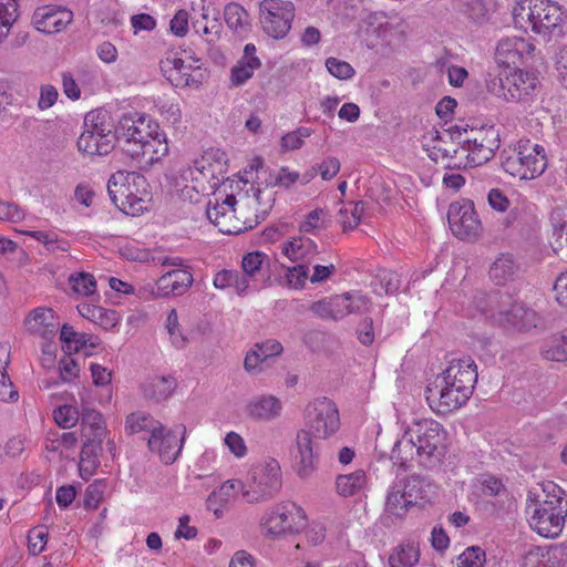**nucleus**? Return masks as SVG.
I'll list each match as a JSON object with an SVG mask.
<instances>
[{
	"mask_svg": "<svg viewBox=\"0 0 567 567\" xmlns=\"http://www.w3.org/2000/svg\"><path fill=\"white\" fill-rule=\"evenodd\" d=\"M281 411V402L274 395H260L251 399L246 405L247 415L256 421H270Z\"/></svg>",
	"mask_w": 567,
	"mask_h": 567,
	"instance_id": "nucleus-23",
	"label": "nucleus"
},
{
	"mask_svg": "<svg viewBox=\"0 0 567 567\" xmlns=\"http://www.w3.org/2000/svg\"><path fill=\"white\" fill-rule=\"evenodd\" d=\"M542 354L547 360L556 362L567 361V331L549 340L544 346Z\"/></svg>",
	"mask_w": 567,
	"mask_h": 567,
	"instance_id": "nucleus-40",
	"label": "nucleus"
},
{
	"mask_svg": "<svg viewBox=\"0 0 567 567\" xmlns=\"http://www.w3.org/2000/svg\"><path fill=\"white\" fill-rule=\"evenodd\" d=\"M370 306V300L359 292H346L330 297V308H332L333 320L342 319L350 313L367 312Z\"/></svg>",
	"mask_w": 567,
	"mask_h": 567,
	"instance_id": "nucleus-21",
	"label": "nucleus"
},
{
	"mask_svg": "<svg viewBox=\"0 0 567 567\" xmlns=\"http://www.w3.org/2000/svg\"><path fill=\"white\" fill-rule=\"evenodd\" d=\"M116 141L132 158H144L152 164L168 153L166 135L156 122L145 114H124L117 122Z\"/></svg>",
	"mask_w": 567,
	"mask_h": 567,
	"instance_id": "nucleus-2",
	"label": "nucleus"
},
{
	"mask_svg": "<svg viewBox=\"0 0 567 567\" xmlns=\"http://www.w3.org/2000/svg\"><path fill=\"white\" fill-rule=\"evenodd\" d=\"M72 290L80 296H91L96 290V281L93 275L87 272L72 274L69 278Z\"/></svg>",
	"mask_w": 567,
	"mask_h": 567,
	"instance_id": "nucleus-45",
	"label": "nucleus"
},
{
	"mask_svg": "<svg viewBox=\"0 0 567 567\" xmlns=\"http://www.w3.org/2000/svg\"><path fill=\"white\" fill-rule=\"evenodd\" d=\"M17 19V0H0V23L4 27H12Z\"/></svg>",
	"mask_w": 567,
	"mask_h": 567,
	"instance_id": "nucleus-56",
	"label": "nucleus"
},
{
	"mask_svg": "<svg viewBox=\"0 0 567 567\" xmlns=\"http://www.w3.org/2000/svg\"><path fill=\"white\" fill-rule=\"evenodd\" d=\"M419 550L413 545H401L389 557L390 567H413L419 561Z\"/></svg>",
	"mask_w": 567,
	"mask_h": 567,
	"instance_id": "nucleus-36",
	"label": "nucleus"
},
{
	"mask_svg": "<svg viewBox=\"0 0 567 567\" xmlns=\"http://www.w3.org/2000/svg\"><path fill=\"white\" fill-rule=\"evenodd\" d=\"M266 255L260 251L248 252L241 261L243 270L248 276H254L261 267Z\"/></svg>",
	"mask_w": 567,
	"mask_h": 567,
	"instance_id": "nucleus-60",
	"label": "nucleus"
},
{
	"mask_svg": "<svg viewBox=\"0 0 567 567\" xmlns=\"http://www.w3.org/2000/svg\"><path fill=\"white\" fill-rule=\"evenodd\" d=\"M487 75L488 78L486 79V87L488 92L506 101V95L508 94L506 75H509V70L504 69L503 71H498L497 73L488 72Z\"/></svg>",
	"mask_w": 567,
	"mask_h": 567,
	"instance_id": "nucleus-48",
	"label": "nucleus"
},
{
	"mask_svg": "<svg viewBox=\"0 0 567 567\" xmlns=\"http://www.w3.org/2000/svg\"><path fill=\"white\" fill-rule=\"evenodd\" d=\"M116 125L113 124L111 116L106 111L95 110L89 112L84 117V131L83 133L95 134L109 138V136H114V141L116 140L115 134Z\"/></svg>",
	"mask_w": 567,
	"mask_h": 567,
	"instance_id": "nucleus-27",
	"label": "nucleus"
},
{
	"mask_svg": "<svg viewBox=\"0 0 567 567\" xmlns=\"http://www.w3.org/2000/svg\"><path fill=\"white\" fill-rule=\"evenodd\" d=\"M251 189L254 192V197H255V202L257 204V207H256L255 218L245 221V224H246L245 228L246 229H251L257 224H259L260 220H265L266 217L268 216L270 209L272 208V205H274V202H275V198H274V196L271 194L267 198H264L262 197V192H261L260 188H254L252 187Z\"/></svg>",
	"mask_w": 567,
	"mask_h": 567,
	"instance_id": "nucleus-41",
	"label": "nucleus"
},
{
	"mask_svg": "<svg viewBox=\"0 0 567 567\" xmlns=\"http://www.w3.org/2000/svg\"><path fill=\"white\" fill-rule=\"evenodd\" d=\"M286 277L289 287L295 289L302 288L309 277V267L305 264H299L295 267L288 268Z\"/></svg>",
	"mask_w": 567,
	"mask_h": 567,
	"instance_id": "nucleus-55",
	"label": "nucleus"
},
{
	"mask_svg": "<svg viewBox=\"0 0 567 567\" xmlns=\"http://www.w3.org/2000/svg\"><path fill=\"white\" fill-rule=\"evenodd\" d=\"M225 444L229 449V451L237 457H243L247 453V447L243 437L236 432L227 433L225 437Z\"/></svg>",
	"mask_w": 567,
	"mask_h": 567,
	"instance_id": "nucleus-63",
	"label": "nucleus"
},
{
	"mask_svg": "<svg viewBox=\"0 0 567 567\" xmlns=\"http://www.w3.org/2000/svg\"><path fill=\"white\" fill-rule=\"evenodd\" d=\"M357 336L359 341L363 346H370L372 344L374 340V329H373V321L371 318L365 317L362 319V321L359 323L357 328Z\"/></svg>",
	"mask_w": 567,
	"mask_h": 567,
	"instance_id": "nucleus-62",
	"label": "nucleus"
},
{
	"mask_svg": "<svg viewBox=\"0 0 567 567\" xmlns=\"http://www.w3.org/2000/svg\"><path fill=\"white\" fill-rule=\"evenodd\" d=\"M60 377L63 382H70L78 377L80 368L76 361L69 353L59 361Z\"/></svg>",
	"mask_w": 567,
	"mask_h": 567,
	"instance_id": "nucleus-57",
	"label": "nucleus"
},
{
	"mask_svg": "<svg viewBox=\"0 0 567 567\" xmlns=\"http://www.w3.org/2000/svg\"><path fill=\"white\" fill-rule=\"evenodd\" d=\"M53 419L60 427L71 429L79 422L80 412L75 406L64 404L53 411Z\"/></svg>",
	"mask_w": 567,
	"mask_h": 567,
	"instance_id": "nucleus-47",
	"label": "nucleus"
},
{
	"mask_svg": "<svg viewBox=\"0 0 567 567\" xmlns=\"http://www.w3.org/2000/svg\"><path fill=\"white\" fill-rule=\"evenodd\" d=\"M306 426L298 431L296 444L291 449L293 467L302 480L308 478L317 468L318 454L312 437L328 439L339 430V411L334 402L322 396L309 403L306 409Z\"/></svg>",
	"mask_w": 567,
	"mask_h": 567,
	"instance_id": "nucleus-1",
	"label": "nucleus"
},
{
	"mask_svg": "<svg viewBox=\"0 0 567 567\" xmlns=\"http://www.w3.org/2000/svg\"><path fill=\"white\" fill-rule=\"evenodd\" d=\"M60 340L63 343V348L70 353L71 351L79 352L87 347L92 350L96 349L101 341L95 336L76 332L72 326L64 323L60 331Z\"/></svg>",
	"mask_w": 567,
	"mask_h": 567,
	"instance_id": "nucleus-25",
	"label": "nucleus"
},
{
	"mask_svg": "<svg viewBox=\"0 0 567 567\" xmlns=\"http://www.w3.org/2000/svg\"><path fill=\"white\" fill-rule=\"evenodd\" d=\"M415 437H411L410 427L403 433L402 437L399 439L391 452V460L394 465L406 470L410 465V462L417 455L416 443L414 441Z\"/></svg>",
	"mask_w": 567,
	"mask_h": 567,
	"instance_id": "nucleus-29",
	"label": "nucleus"
},
{
	"mask_svg": "<svg viewBox=\"0 0 567 567\" xmlns=\"http://www.w3.org/2000/svg\"><path fill=\"white\" fill-rule=\"evenodd\" d=\"M545 498L539 501L528 495L534 507L529 518L530 527L543 537L555 538L560 535L567 517V494L556 484L549 482L544 488Z\"/></svg>",
	"mask_w": 567,
	"mask_h": 567,
	"instance_id": "nucleus-4",
	"label": "nucleus"
},
{
	"mask_svg": "<svg viewBox=\"0 0 567 567\" xmlns=\"http://www.w3.org/2000/svg\"><path fill=\"white\" fill-rule=\"evenodd\" d=\"M473 140H462L460 144L467 151V163L472 166H480L493 158L495 151L499 147V141L494 127L471 128Z\"/></svg>",
	"mask_w": 567,
	"mask_h": 567,
	"instance_id": "nucleus-13",
	"label": "nucleus"
},
{
	"mask_svg": "<svg viewBox=\"0 0 567 567\" xmlns=\"http://www.w3.org/2000/svg\"><path fill=\"white\" fill-rule=\"evenodd\" d=\"M299 179V173L290 172L288 167H281L277 173L269 172V177L265 178L266 186L290 187Z\"/></svg>",
	"mask_w": 567,
	"mask_h": 567,
	"instance_id": "nucleus-50",
	"label": "nucleus"
},
{
	"mask_svg": "<svg viewBox=\"0 0 567 567\" xmlns=\"http://www.w3.org/2000/svg\"><path fill=\"white\" fill-rule=\"evenodd\" d=\"M326 68L332 76L340 80H348L354 75L351 64L333 56L326 60Z\"/></svg>",
	"mask_w": 567,
	"mask_h": 567,
	"instance_id": "nucleus-52",
	"label": "nucleus"
},
{
	"mask_svg": "<svg viewBox=\"0 0 567 567\" xmlns=\"http://www.w3.org/2000/svg\"><path fill=\"white\" fill-rule=\"evenodd\" d=\"M506 84L508 85L507 102H528L534 96L539 82L535 74L515 69L513 72L509 70V75H506Z\"/></svg>",
	"mask_w": 567,
	"mask_h": 567,
	"instance_id": "nucleus-17",
	"label": "nucleus"
},
{
	"mask_svg": "<svg viewBox=\"0 0 567 567\" xmlns=\"http://www.w3.org/2000/svg\"><path fill=\"white\" fill-rule=\"evenodd\" d=\"M534 19L533 31L538 34H555L560 35L564 33V13L557 3L549 2L548 0H539Z\"/></svg>",
	"mask_w": 567,
	"mask_h": 567,
	"instance_id": "nucleus-15",
	"label": "nucleus"
},
{
	"mask_svg": "<svg viewBox=\"0 0 567 567\" xmlns=\"http://www.w3.org/2000/svg\"><path fill=\"white\" fill-rule=\"evenodd\" d=\"M282 486L281 468L276 460H270L254 468L248 488L243 491L249 504H258L274 498Z\"/></svg>",
	"mask_w": 567,
	"mask_h": 567,
	"instance_id": "nucleus-10",
	"label": "nucleus"
},
{
	"mask_svg": "<svg viewBox=\"0 0 567 567\" xmlns=\"http://www.w3.org/2000/svg\"><path fill=\"white\" fill-rule=\"evenodd\" d=\"M73 19L72 11L50 6L38 8L32 17L35 28L44 33H58L65 29Z\"/></svg>",
	"mask_w": 567,
	"mask_h": 567,
	"instance_id": "nucleus-16",
	"label": "nucleus"
},
{
	"mask_svg": "<svg viewBox=\"0 0 567 567\" xmlns=\"http://www.w3.org/2000/svg\"><path fill=\"white\" fill-rule=\"evenodd\" d=\"M171 30L177 37H184L188 31V14L185 10H179L171 20Z\"/></svg>",
	"mask_w": 567,
	"mask_h": 567,
	"instance_id": "nucleus-64",
	"label": "nucleus"
},
{
	"mask_svg": "<svg viewBox=\"0 0 567 567\" xmlns=\"http://www.w3.org/2000/svg\"><path fill=\"white\" fill-rule=\"evenodd\" d=\"M248 12L239 3L230 2L225 7L224 18L230 29L244 28L248 23Z\"/></svg>",
	"mask_w": 567,
	"mask_h": 567,
	"instance_id": "nucleus-46",
	"label": "nucleus"
},
{
	"mask_svg": "<svg viewBox=\"0 0 567 567\" xmlns=\"http://www.w3.org/2000/svg\"><path fill=\"white\" fill-rule=\"evenodd\" d=\"M489 278L497 286L515 281L520 274V266L511 254H501L489 267Z\"/></svg>",
	"mask_w": 567,
	"mask_h": 567,
	"instance_id": "nucleus-22",
	"label": "nucleus"
},
{
	"mask_svg": "<svg viewBox=\"0 0 567 567\" xmlns=\"http://www.w3.org/2000/svg\"><path fill=\"white\" fill-rule=\"evenodd\" d=\"M399 487L402 489L401 498L403 504L414 507L419 505L420 501L425 498V489L422 481L416 477H408L398 482Z\"/></svg>",
	"mask_w": 567,
	"mask_h": 567,
	"instance_id": "nucleus-33",
	"label": "nucleus"
},
{
	"mask_svg": "<svg viewBox=\"0 0 567 567\" xmlns=\"http://www.w3.org/2000/svg\"><path fill=\"white\" fill-rule=\"evenodd\" d=\"M401 494L402 489L399 487L396 482L390 487L386 495L385 512L390 515L404 517L411 508L410 505L403 504V498L400 497Z\"/></svg>",
	"mask_w": 567,
	"mask_h": 567,
	"instance_id": "nucleus-43",
	"label": "nucleus"
},
{
	"mask_svg": "<svg viewBox=\"0 0 567 567\" xmlns=\"http://www.w3.org/2000/svg\"><path fill=\"white\" fill-rule=\"evenodd\" d=\"M166 329L169 333L172 343L181 349L184 348L187 343V338L183 336V333L179 330V323H178V316L176 309H171L167 313L166 318Z\"/></svg>",
	"mask_w": 567,
	"mask_h": 567,
	"instance_id": "nucleus-51",
	"label": "nucleus"
},
{
	"mask_svg": "<svg viewBox=\"0 0 567 567\" xmlns=\"http://www.w3.org/2000/svg\"><path fill=\"white\" fill-rule=\"evenodd\" d=\"M173 69L175 74H171L168 80L175 86H189L196 83L189 73L190 65H186L182 59L173 60Z\"/></svg>",
	"mask_w": 567,
	"mask_h": 567,
	"instance_id": "nucleus-49",
	"label": "nucleus"
},
{
	"mask_svg": "<svg viewBox=\"0 0 567 567\" xmlns=\"http://www.w3.org/2000/svg\"><path fill=\"white\" fill-rule=\"evenodd\" d=\"M177 386V381L172 375H155L147 379L143 385V394L146 399L162 402L168 399Z\"/></svg>",
	"mask_w": 567,
	"mask_h": 567,
	"instance_id": "nucleus-24",
	"label": "nucleus"
},
{
	"mask_svg": "<svg viewBox=\"0 0 567 567\" xmlns=\"http://www.w3.org/2000/svg\"><path fill=\"white\" fill-rule=\"evenodd\" d=\"M458 567H483L485 551L477 546L466 548L458 557Z\"/></svg>",
	"mask_w": 567,
	"mask_h": 567,
	"instance_id": "nucleus-53",
	"label": "nucleus"
},
{
	"mask_svg": "<svg viewBox=\"0 0 567 567\" xmlns=\"http://www.w3.org/2000/svg\"><path fill=\"white\" fill-rule=\"evenodd\" d=\"M103 498V485L101 482L90 484L84 494V507L95 509Z\"/></svg>",
	"mask_w": 567,
	"mask_h": 567,
	"instance_id": "nucleus-58",
	"label": "nucleus"
},
{
	"mask_svg": "<svg viewBox=\"0 0 567 567\" xmlns=\"http://www.w3.org/2000/svg\"><path fill=\"white\" fill-rule=\"evenodd\" d=\"M538 7V1H528L524 0L523 2H518L513 8V18L514 22L517 27L527 30L530 28L533 30L534 19L532 20V16H536V9Z\"/></svg>",
	"mask_w": 567,
	"mask_h": 567,
	"instance_id": "nucleus-39",
	"label": "nucleus"
},
{
	"mask_svg": "<svg viewBox=\"0 0 567 567\" xmlns=\"http://www.w3.org/2000/svg\"><path fill=\"white\" fill-rule=\"evenodd\" d=\"M207 18L208 14L203 13L202 20L193 22V28L196 33L206 35L207 43L212 44L219 40L223 27L218 19L215 18L208 23Z\"/></svg>",
	"mask_w": 567,
	"mask_h": 567,
	"instance_id": "nucleus-42",
	"label": "nucleus"
},
{
	"mask_svg": "<svg viewBox=\"0 0 567 567\" xmlns=\"http://www.w3.org/2000/svg\"><path fill=\"white\" fill-rule=\"evenodd\" d=\"M547 167L545 148L530 141L519 142L518 146L502 154V168L513 177L534 179Z\"/></svg>",
	"mask_w": 567,
	"mask_h": 567,
	"instance_id": "nucleus-6",
	"label": "nucleus"
},
{
	"mask_svg": "<svg viewBox=\"0 0 567 567\" xmlns=\"http://www.w3.org/2000/svg\"><path fill=\"white\" fill-rule=\"evenodd\" d=\"M81 434L83 437H97L104 439L105 437V422L103 419V415L89 406L82 405V412H81Z\"/></svg>",
	"mask_w": 567,
	"mask_h": 567,
	"instance_id": "nucleus-30",
	"label": "nucleus"
},
{
	"mask_svg": "<svg viewBox=\"0 0 567 567\" xmlns=\"http://www.w3.org/2000/svg\"><path fill=\"white\" fill-rule=\"evenodd\" d=\"M161 422L145 412L131 413L125 421V430L128 434H138L142 432L153 435L157 429L161 430Z\"/></svg>",
	"mask_w": 567,
	"mask_h": 567,
	"instance_id": "nucleus-32",
	"label": "nucleus"
},
{
	"mask_svg": "<svg viewBox=\"0 0 567 567\" xmlns=\"http://www.w3.org/2000/svg\"><path fill=\"white\" fill-rule=\"evenodd\" d=\"M84 443L80 453L81 465L87 463L92 468H95L99 464V455L102 451V442L104 439L97 440V437H83Z\"/></svg>",
	"mask_w": 567,
	"mask_h": 567,
	"instance_id": "nucleus-44",
	"label": "nucleus"
},
{
	"mask_svg": "<svg viewBox=\"0 0 567 567\" xmlns=\"http://www.w3.org/2000/svg\"><path fill=\"white\" fill-rule=\"evenodd\" d=\"M447 220L451 231L461 240H475L482 231V223L471 199L452 203Z\"/></svg>",
	"mask_w": 567,
	"mask_h": 567,
	"instance_id": "nucleus-12",
	"label": "nucleus"
},
{
	"mask_svg": "<svg viewBox=\"0 0 567 567\" xmlns=\"http://www.w3.org/2000/svg\"><path fill=\"white\" fill-rule=\"evenodd\" d=\"M260 66L261 61L259 59L250 58V62L246 60H239L230 71L231 83L235 86L243 85L252 76L254 72L258 70Z\"/></svg>",
	"mask_w": 567,
	"mask_h": 567,
	"instance_id": "nucleus-38",
	"label": "nucleus"
},
{
	"mask_svg": "<svg viewBox=\"0 0 567 567\" xmlns=\"http://www.w3.org/2000/svg\"><path fill=\"white\" fill-rule=\"evenodd\" d=\"M410 435L415 437L421 463L432 465L440 461L446 439V431L441 423L432 419L416 421L410 426Z\"/></svg>",
	"mask_w": 567,
	"mask_h": 567,
	"instance_id": "nucleus-8",
	"label": "nucleus"
},
{
	"mask_svg": "<svg viewBox=\"0 0 567 567\" xmlns=\"http://www.w3.org/2000/svg\"><path fill=\"white\" fill-rule=\"evenodd\" d=\"M477 382V367L471 357L453 359L442 373L441 389L426 388V400L439 414L452 412L472 396Z\"/></svg>",
	"mask_w": 567,
	"mask_h": 567,
	"instance_id": "nucleus-3",
	"label": "nucleus"
},
{
	"mask_svg": "<svg viewBox=\"0 0 567 567\" xmlns=\"http://www.w3.org/2000/svg\"><path fill=\"white\" fill-rule=\"evenodd\" d=\"M429 142L424 144L427 151L429 157L434 161L435 163H439L443 159H453L456 154V148H447L444 144L443 136L440 135L437 131H434L429 134Z\"/></svg>",
	"mask_w": 567,
	"mask_h": 567,
	"instance_id": "nucleus-35",
	"label": "nucleus"
},
{
	"mask_svg": "<svg viewBox=\"0 0 567 567\" xmlns=\"http://www.w3.org/2000/svg\"><path fill=\"white\" fill-rule=\"evenodd\" d=\"M186 427L182 424L174 429H166L161 424V430L148 436L147 445L152 452H156L165 464L174 463L184 445Z\"/></svg>",
	"mask_w": 567,
	"mask_h": 567,
	"instance_id": "nucleus-14",
	"label": "nucleus"
},
{
	"mask_svg": "<svg viewBox=\"0 0 567 567\" xmlns=\"http://www.w3.org/2000/svg\"><path fill=\"white\" fill-rule=\"evenodd\" d=\"M492 0H458L457 10L476 24H485L489 21L494 11Z\"/></svg>",
	"mask_w": 567,
	"mask_h": 567,
	"instance_id": "nucleus-26",
	"label": "nucleus"
},
{
	"mask_svg": "<svg viewBox=\"0 0 567 567\" xmlns=\"http://www.w3.org/2000/svg\"><path fill=\"white\" fill-rule=\"evenodd\" d=\"M282 252L291 261H307L318 254V246L310 238L299 237L286 243Z\"/></svg>",
	"mask_w": 567,
	"mask_h": 567,
	"instance_id": "nucleus-31",
	"label": "nucleus"
},
{
	"mask_svg": "<svg viewBox=\"0 0 567 567\" xmlns=\"http://www.w3.org/2000/svg\"><path fill=\"white\" fill-rule=\"evenodd\" d=\"M24 218V212L16 203H0V219L11 223H19Z\"/></svg>",
	"mask_w": 567,
	"mask_h": 567,
	"instance_id": "nucleus-59",
	"label": "nucleus"
},
{
	"mask_svg": "<svg viewBox=\"0 0 567 567\" xmlns=\"http://www.w3.org/2000/svg\"><path fill=\"white\" fill-rule=\"evenodd\" d=\"M27 330L43 339H52L59 329V322L51 308L39 307L29 312L24 319Z\"/></svg>",
	"mask_w": 567,
	"mask_h": 567,
	"instance_id": "nucleus-20",
	"label": "nucleus"
},
{
	"mask_svg": "<svg viewBox=\"0 0 567 567\" xmlns=\"http://www.w3.org/2000/svg\"><path fill=\"white\" fill-rule=\"evenodd\" d=\"M193 284V275L187 269H174L164 274L156 281V298L182 296Z\"/></svg>",
	"mask_w": 567,
	"mask_h": 567,
	"instance_id": "nucleus-19",
	"label": "nucleus"
},
{
	"mask_svg": "<svg viewBox=\"0 0 567 567\" xmlns=\"http://www.w3.org/2000/svg\"><path fill=\"white\" fill-rule=\"evenodd\" d=\"M365 483V474L359 470L351 474L339 475L336 480L337 493L343 497L357 494Z\"/></svg>",
	"mask_w": 567,
	"mask_h": 567,
	"instance_id": "nucleus-34",
	"label": "nucleus"
},
{
	"mask_svg": "<svg viewBox=\"0 0 567 567\" xmlns=\"http://www.w3.org/2000/svg\"><path fill=\"white\" fill-rule=\"evenodd\" d=\"M483 312L507 330L528 331L542 324V318L535 310L514 302L508 293H489Z\"/></svg>",
	"mask_w": 567,
	"mask_h": 567,
	"instance_id": "nucleus-5",
	"label": "nucleus"
},
{
	"mask_svg": "<svg viewBox=\"0 0 567 567\" xmlns=\"http://www.w3.org/2000/svg\"><path fill=\"white\" fill-rule=\"evenodd\" d=\"M80 152L89 155L104 156L114 150V136L105 138L100 135L82 133L76 142Z\"/></svg>",
	"mask_w": 567,
	"mask_h": 567,
	"instance_id": "nucleus-28",
	"label": "nucleus"
},
{
	"mask_svg": "<svg viewBox=\"0 0 567 567\" xmlns=\"http://www.w3.org/2000/svg\"><path fill=\"white\" fill-rule=\"evenodd\" d=\"M295 6L287 0H262L259 3V20L262 31L276 40L284 39L291 29Z\"/></svg>",
	"mask_w": 567,
	"mask_h": 567,
	"instance_id": "nucleus-11",
	"label": "nucleus"
},
{
	"mask_svg": "<svg viewBox=\"0 0 567 567\" xmlns=\"http://www.w3.org/2000/svg\"><path fill=\"white\" fill-rule=\"evenodd\" d=\"M146 178L137 172L117 171L107 183V193L112 203L125 214L136 215L144 209L142 190L145 192Z\"/></svg>",
	"mask_w": 567,
	"mask_h": 567,
	"instance_id": "nucleus-7",
	"label": "nucleus"
},
{
	"mask_svg": "<svg viewBox=\"0 0 567 567\" xmlns=\"http://www.w3.org/2000/svg\"><path fill=\"white\" fill-rule=\"evenodd\" d=\"M534 47L522 38L513 37L502 39L495 51V60L498 66H505L511 70L512 66L516 68L525 53H530Z\"/></svg>",
	"mask_w": 567,
	"mask_h": 567,
	"instance_id": "nucleus-18",
	"label": "nucleus"
},
{
	"mask_svg": "<svg viewBox=\"0 0 567 567\" xmlns=\"http://www.w3.org/2000/svg\"><path fill=\"white\" fill-rule=\"evenodd\" d=\"M373 291L378 295L395 293L400 288L399 275L391 270H381L372 281Z\"/></svg>",
	"mask_w": 567,
	"mask_h": 567,
	"instance_id": "nucleus-37",
	"label": "nucleus"
},
{
	"mask_svg": "<svg viewBox=\"0 0 567 567\" xmlns=\"http://www.w3.org/2000/svg\"><path fill=\"white\" fill-rule=\"evenodd\" d=\"M307 525L305 511L292 502L272 506L261 519V527L272 538L302 530Z\"/></svg>",
	"mask_w": 567,
	"mask_h": 567,
	"instance_id": "nucleus-9",
	"label": "nucleus"
},
{
	"mask_svg": "<svg viewBox=\"0 0 567 567\" xmlns=\"http://www.w3.org/2000/svg\"><path fill=\"white\" fill-rule=\"evenodd\" d=\"M59 97L58 90L51 84H44L40 87V97L38 107L42 111L52 107Z\"/></svg>",
	"mask_w": 567,
	"mask_h": 567,
	"instance_id": "nucleus-61",
	"label": "nucleus"
},
{
	"mask_svg": "<svg viewBox=\"0 0 567 567\" xmlns=\"http://www.w3.org/2000/svg\"><path fill=\"white\" fill-rule=\"evenodd\" d=\"M4 365H0V400L1 401H17L19 398L18 391L14 390L9 374L6 371V365L9 363L6 360Z\"/></svg>",
	"mask_w": 567,
	"mask_h": 567,
	"instance_id": "nucleus-54",
	"label": "nucleus"
}]
</instances>
